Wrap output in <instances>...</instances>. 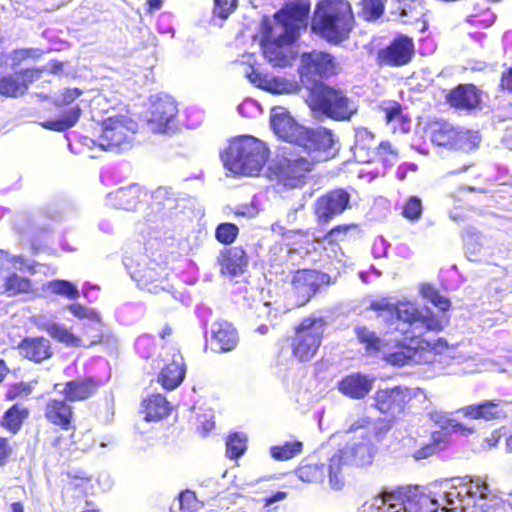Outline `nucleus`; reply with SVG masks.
Listing matches in <instances>:
<instances>
[{"label":"nucleus","instance_id":"obj_1","mask_svg":"<svg viewBox=\"0 0 512 512\" xmlns=\"http://www.w3.org/2000/svg\"><path fill=\"white\" fill-rule=\"evenodd\" d=\"M369 308L375 312L377 319L385 327L386 333L393 336L386 345L392 344L394 350L385 353L384 361L392 366L403 367L424 351H436L448 348L445 338L434 342L426 340L421 333H416L417 324L427 331L441 332L448 324L433 312L422 313L420 307L412 302L393 303L388 298L373 300Z\"/></svg>","mask_w":512,"mask_h":512},{"label":"nucleus","instance_id":"obj_2","mask_svg":"<svg viewBox=\"0 0 512 512\" xmlns=\"http://www.w3.org/2000/svg\"><path fill=\"white\" fill-rule=\"evenodd\" d=\"M355 27V16L348 0H320L311 19V31L329 44L346 41Z\"/></svg>","mask_w":512,"mask_h":512},{"label":"nucleus","instance_id":"obj_3","mask_svg":"<svg viewBox=\"0 0 512 512\" xmlns=\"http://www.w3.org/2000/svg\"><path fill=\"white\" fill-rule=\"evenodd\" d=\"M269 149L261 140L242 135L233 139L221 153L224 167L236 175H258L269 159Z\"/></svg>","mask_w":512,"mask_h":512},{"label":"nucleus","instance_id":"obj_4","mask_svg":"<svg viewBox=\"0 0 512 512\" xmlns=\"http://www.w3.org/2000/svg\"><path fill=\"white\" fill-rule=\"evenodd\" d=\"M306 103L316 117L338 122L350 121L358 111L344 89L324 82L309 88Z\"/></svg>","mask_w":512,"mask_h":512},{"label":"nucleus","instance_id":"obj_5","mask_svg":"<svg viewBox=\"0 0 512 512\" xmlns=\"http://www.w3.org/2000/svg\"><path fill=\"white\" fill-rule=\"evenodd\" d=\"M382 512H437L438 503L419 486L398 487L381 491L372 499L370 507Z\"/></svg>","mask_w":512,"mask_h":512},{"label":"nucleus","instance_id":"obj_6","mask_svg":"<svg viewBox=\"0 0 512 512\" xmlns=\"http://www.w3.org/2000/svg\"><path fill=\"white\" fill-rule=\"evenodd\" d=\"M326 326L324 317L310 315L302 318L288 338L291 357L299 363L314 359L323 343Z\"/></svg>","mask_w":512,"mask_h":512},{"label":"nucleus","instance_id":"obj_7","mask_svg":"<svg viewBox=\"0 0 512 512\" xmlns=\"http://www.w3.org/2000/svg\"><path fill=\"white\" fill-rule=\"evenodd\" d=\"M373 448L365 443L345 445L337 450L328 461L329 485L334 490H341L350 471L372 464Z\"/></svg>","mask_w":512,"mask_h":512},{"label":"nucleus","instance_id":"obj_8","mask_svg":"<svg viewBox=\"0 0 512 512\" xmlns=\"http://www.w3.org/2000/svg\"><path fill=\"white\" fill-rule=\"evenodd\" d=\"M44 418L49 424L59 428L61 431L69 432L67 440H65L62 435L54 438L52 445L55 448L59 450H67L70 446L76 444L75 431L77 427L75 412L73 406L69 404L68 400L65 398L49 399L44 407Z\"/></svg>","mask_w":512,"mask_h":512},{"label":"nucleus","instance_id":"obj_9","mask_svg":"<svg viewBox=\"0 0 512 512\" xmlns=\"http://www.w3.org/2000/svg\"><path fill=\"white\" fill-rule=\"evenodd\" d=\"M330 274L318 269L296 270L291 278V292L297 307L307 305L316 294L335 284Z\"/></svg>","mask_w":512,"mask_h":512},{"label":"nucleus","instance_id":"obj_10","mask_svg":"<svg viewBox=\"0 0 512 512\" xmlns=\"http://www.w3.org/2000/svg\"><path fill=\"white\" fill-rule=\"evenodd\" d=\"M320 159H311L297 152H289L271 168L273 175L284 186H302Z\"/></svg>","mask_w":512,"mask_h":512},{"label":"nucleus","instance_id":"obj_11","mask_svg":"<svg viewBox=\"0 0 512 512\" xmlns=\"http://www.w3.org/2000/svg\"><path fill=\"white\" fill-rule=\"evenodd\" d=\"M298 73L301 84L309 89L318 83V80L337 73L336 59L324 51L305 52L300 57Z\"/></svg>","mask_w":512,"mask_h":512},{"label":"nucleus","instance_id":"obj_12","mask_svg":"<svg viewBox=\"0 0 512 512\" xmlns=\"http://www.w3.org/2000/svg\"><path fill=\"white\" fill-rule=\"evenodd\" d=\"M83 94L79 88H66L60 98L53 102L54 106L61 111L60 117L48 119L40 123L41 127L54 132H64L74 127L82 115V109L75 100Z\"/></svg>","mask_w":512,"mask_h":512},{"label":"nucleus","instance_id":"obj_13","mask_svg":"<svg viewBox=\"0 0 512 512\" xmlns=\"http://www.w3.org/2000/svg\"><path fill=\"white\" fill-rule=\"evenodd\" d=\"M136 132V123L126 115H114L101 122L98 146L105 150L119 148L129 143Z\"/></svg>","mask_w":512,"mask_h":512},{"label":"nucleus","instance_id":"obj_14","mask_svg":"<svg viewBox=\"0 0 512 512\" xmlns=\"http://www.w3.org/2000/svg\"><path fill=\"white\" fill-rule=\"evenodd\" d=\"M297 39V31L294 27H285L276 37L272 36V29L267 28L261 39V46L265 58L277 67L290 65V48Z\"/></svg>","mask_w":512,"mask_h":512},{"label":"nucleus","instance_id":"obj_15","mask_svg":"<svg viewBox=\"0 0 512 512\" xmlns=\"http://www.w3.org/2000/svg\"><path fill=\"white\" fill-rule=\"evenodd\" d=\"M415 55L413 38L397 34L387 46L378 49L376 64L378 67H403L408 65Z\"/></svg>","mask_w":512,"mask_h":512},{"label":"nucleus","instance_id":"obj_16","mask_svg":"<svg viewBox=\"0 0 512 512\" xmlns=\"http://www.w3.org/2000/svg\"><path fill=\"white\" fill-rule=\"evenodd\" d=\"M16 264L24 265L25 259L22 256L10 255L9 252L0 250V281H2L0 294L13 297L33 293V284L29 278L20 276L15 272H10L3 277L4 272L9 271L10 267Z\"/></svg>","mask_w":512,"mask_h":512},{"label":"nucleus","instance_id":"obj_17","mask_svg":"<svg viewBox=\"0 0 512 512\" xmlns=\"http://www.w3.org/2000/svg\"><path fill=\"white\" fill-rule=\"evenodd\" d=\"M297 146L302 147L311 159L327 160L334 156V133L322 126L305 127Z\"/></svg>","mask_w":512,"mask_h":512},{"label":"nucleus","instance_id":"obj_18","mask_svg":"<svg viewBox=\"0 0 512 512\" xmlns=\"http://www.w3.org/2000/svg\"><path fill=\"white\" fill-rule=\"evenodd\" d=\"M415 394L404 386L379 389L374 394V407L382 414L395 418L410 408Z\"/></svg>","mask_w":512,"mask_h":512},{"label":"nucleus","instance_id":"obj_19","mask_svg":"<svg viewBox=\"0 0 512 512\" xmlns=\"http://www.w3.org/2000/svg\"><path fill=\"white\" fill-rule=\"evenodd\" d=\"M350 194L344 188H336L317 198L314 215L319 224H326L350 207Z\"/></svg>","mask_w":512,"mask_h":512},{"label":"nucleus","instance_id":"obj_20","mask_svg":"<svg viewBox=\"0 0 512 512\" xmlns=\"http://www.w3.org/2000/svg\"><path fill=\"white\" fill-rule=\"evenodd\" d=\"M43 69L30 67L13 73L0 74V96L4 98H20L24 96L30 85L38 80Z\"/></svg>","mask_w":512,"mask_h":512},{"label":"nucleus","instance_id":"obj_21","mask_svg":"<svg viewBox=\"0 0 512 512\" xmlns=\"http://www.w3.org/2000/svg\"><path fill=\"white\" fill-rule=\"evenodd\" d=\"M484 91L472 83L458 84L445 96L450 107L461 111L480 109L483 104Z\"/></svg>","mask_w":512,"mask_h":512},{"label":"nucleus","instance_id":"obj_22","mask_svg":"<svg viewBox=\"0 0 512 512\" xmlns=\"http://www.w3.org/2000/svg\"><path fill=\"white\" fill-rule=\"evenodd\" d=\"M149 124L156 132L164 133L178 113L176 101L169 95H157L151 102Z\"/></svg>","mask_w":512,"mask_h":512},{"label":"nucleus","instance_id":"obj_23","mask_svg":"<svg viewBox=\"0 0 512 512\" xmlns=\"http://www.w3.org/2000/svg\"><path fill=\"white\" fill-rule=\"evenodd\" d=\"M20 356L35 364L51 359L54 348L49 339L44 336L24 337L17 345Z\"/></svg>","mask_w":512,"mask_h":512},{"label":"nucleus","instance_id":"obj_24","mask_svg":"<svg viewBox=\"0 0 512 512\" xmlns=\"http://www.w3.org/2000/svg\"><path fill=\"white\" fill-rule=\"evenodd\" d=\"M271 127L280 139L296 145L298 144L305 128L300 125L287 111L273 114L271 116Z\"/></svg>","mask_w":512,"mask_h":512},{"label":"nucleus","instance_id":"obj_25","mask_svg":"<svg viewBox=\"0 0 512 512\" xmlns=\"http://www.w3.org/2000/svg\"><path fill=\"white\" fill-rule=\"evenodd\" d=\"M100 387L101 382L90 376L67 381L61 393L69 402H80L94 396Z\"/></svg>","mask_w":512,"mask_h":512},{"label":"nucleus","instance_id":"obj_26","mask_svg":"<svg viewBox=\"0 0 512 512\" xmlns=\"http://www.w3.org/2000/svg\"><path fill=\"white\" fill-rule=\"evenodd\" d=\"M429 137L433 144L448 149L461 148L466 140L462 131L455 129L448 123H435L429 127Z\"/></svg>","mask_w":512,"mask_h":512},{"label":"nucleus","instance_id":"obj_27","mask_svg":"<svg viewBox=\"0 0 512 512\" xmlns=\"http://www.w3.org/2000/svg\"><path fill=\"white\" fill-rule=\"evenodd\" d=\"M185 362L182 354L177 351L172 355V359L160 371L158 382L166 390L176 389L185 378Z\"/></svg>","mask_w":512,"mask_h":512},{"label":"nucleus","instance_id":"obj_28","mask_svg":"<svg viewBox=\"0 0 512 512\" xmlns=\"http://www.w3.org/2000/svg\"><path fill=\"white\" fill-rule=\"evenodd\" d=\"M337 389L350 399H363L372 389V380L361 373H351L338 382Z\"/></svg>","mask_w":512,"mask_h":512},{"label":"nucleus","instance_id":"obj_29","mask_svg":"<svg viewBox=\"0 0 512 512\" xmlns=\"http://www.w3.org/2000/svg\"><path fill=\"white\" fill-rule=\"evenodd\" d=\"M31 414L30 408L16 402L9 406L0 418V427L11 435H17Z\"/></svg>","mask_w":512,"mask_h":512},{"label":"nucleus","instance_id":"obj_30","mask_svg":"<svg viewBox=\"0 0 512 512\" xmlns=\"http://www.w3.org/2000/svg\"><path fill=\"white\" fill-rule=\"evenodd\" d=\"M44 330L48 333V335L54 339L56 342L65 345L66 347L71 348H91V345L98 341L96 336H92L87 339H79L78 335L74 334L71 329L65 327L64 325L49 323L44 326Z\"/></svg>","mask_w":512,"mask_h":512},{"label":"nucleus","instance_id":"obj_31","mask_svg":"<svg viewBox=\"0 0 512 512\" xmlns=\"http://www.w3.org/2000/svg\"><path fill=\"white\" fill-rule=\"evenodd\" d=\"M248 265V257L241 246H234L222 252L220 266L221 272L234 277L242 274Z\"/></svg>","mask_w":512,"mask_h":512},{"label":"nucleus","instance_id":"obj_32","mask_svg":"<svg viewBox=\"0 0 512 512\" xmlns=\"http://www.w3.org/2000/svg\"><path fill=\"white\" fill-rule=\"evenodd\" d=\"M212 344L218 352H230L239 343V335L236 328L229 322L223 321L215 324L211 334Z\"/></svg>","mask_w":512,"mask_h":512},{"label":"nucleus","instance_id":"obj_33","mask_svg":"<svg viewBox=\"0 0 512 512\" xmlns=\"http://www.w3.org/2000/svg\"><path fill=\"white\" fill-rule=\"evenodd\" d=\"M361 234L360 225L357 223H343L331 228L318 242H324L329 246H339L341 243L355 241Z\"/></svg>","mask_w":512,"mask_h":512},{"label":"nucleus","instance_id":"obj_34","mask_svg":"<svg viewBox=\"0 0 512 512\" xmlns=\"http://www.w3.org/2000/svg\"><path fill=\"white\" fill-rule=\"evenodd\" d=\"M376 148L375 134L373 132L367 128H360L356 131L353 149L354 156L359 162H373Z\"/></svg>","mask_w":512,"mask_h":512},{"label":"nucleus","instance_id":"obj_35","mask_svg":"<svg viewBox=\"0 0 512 512\" xmlns=\"http://www.w3.org/2000/svg\"><path fill=\"white\" fill-rule=\"evenodd\" d=\"M171 405L161 394H152L142 401V411L146 421H159L171 412Z\"/></svg>","mask_w":512,"mask_h":512},{"label":"nucleus","instance_id":"obj_36","mask_svg":"<svg viewBox=\"0 0 512 512\" xmlns=\"http://www.w3.org/2000/svg\"><path fill=\"white\" fill-rule=\"evenodd\" d=\"M165 268L159 263L151 262L147 266L138 279V283L142 289H146L151 293H158L164 290L163 282L165 280Z\"/></svg>","mask_w":512,"mask_h":512},{"label":"nucleus","instance_id":"obj_37","mask_svg":"<svg viewBox=\"0 0 512 512\" xmlns=\"http://www.w3.org/2000/svg\"><path fill=\"white\" fill-rule=\"evenodd\" d=\"M178 200L168 189L159 187L151 194L150 208L155 214L167 216L177 209Z\"/></svg>","mask_w":512,"mask_h":512},{"label":"nucleus","instance_id":"obj_38","mask_svg":"<svg viewBox=\"0 0 512 512\" xmlns=\"http://www.w3.org/2000/svg\"><path fill=\"white\" fill-rule=\"evenodd\" d=\"M462 412L466 417L471 419H484L486 421L499 419L502 416L499 404L493 401H485L466 406L462 409Z\"/></svg>","mask_w":512,"mask_h":512},{"label":"nucleus","instance_id":"obj_39","mask_svg":"<svg viewBox=\"0 0 512 512\" xmlns=\"http://www.w3.org/2000/svg\"><path fill=\"white\" fill-rule=\"evenodd\" d=\"M326 473L324 463H312L302 461L295 469L297 478L308 484H316L323 482Z\"/></svg>","mask_w":512,"mask_h":512},{"label":"nucleus","instance_id":"obj_40","mask_svg":"<svg viewBox=\"0 0 512 512\" xmlns=\"http://www.w3.org/2000/svg\"><path fill=\"white\" fill-rule=\"evenodd\" d=\"M304 449V443L299 440L286 441L269 448L270 456L276 461H288L299 456Z\"/></svg>","mask_w":512,"mask_h":512},{"label":"nucleus","instance_id":"obj_41","mask_svg":"<svg viewBox=\"0 0 512 512\" xmlns=\"http://www.w3.org/2000/svg\"><path fill=\"white\" fill-rule=\"evenodd\" d=\"M142 189L139 185L133 184L129 187H121L114 193V199L119 208L132 210L140 202Z\"/></svg>","mask_w":512,"mask_h":512},{"label":"nucleus","instance_id":"obj_42","mask_svg":"<svg viewBox=\"0 0 512 512\" xmlns=\"http://www.w3.org/2000/svg\"><path fill=\"white\" fill-rule=\"evenodd\" d=\"M358 15L364 21L375 22L385 13V0H360Z\"/></svg>","mask_w":512,"mask_h":512},{"label":"nucleus","instance_id":"obj_43","mask_svg":"<svg viewBox=\"0 0 512 512\" xmlns=\"http://www.w3.org/2000/svg\"><path fill=\"white\" fill-rule=\"evenodd\" d=\"M398 158L399 153L395 146L390 141H382L377 145L373 162H378L384 167H391Z\"/></svg>","mask_w":512,"mask_h":512},{"label":"nucleus","instance_id":"obj_44","mask_svg":"<svg viewBox=\"0 0 512 512\" xmlns=\"http://www.w3.org/2000/svg\"><path fill=\"white\" fill-rule=\"evenodd\" d=\"M424 206L422 199L418 196H409L401 207V216L411 222H418L423 215Z\"/></svg>","mask_w":512,"mask_h":512},{"label":"nucleus","instance_id":"obj_45","mask_svg":"<svg viewBox=\"0 0 512 512\" xmlns=\"http://www.w3.org/2000/svg\"><path fill=\"white\" fill-rule=\"evenodd\" d=\"M421 295L429 300L435 307L441 311H448L451 307L449 298L442 295L440 291L432 284H424L421 287Z\"/></svg>","mask_w":512,"mask_h":512},{"label":"nucleus","instance_id":"obj_46","mask_svg":"<svg viewBox=\"0 0 512 512\" xmlns=\"http://www.w3.org/2000/svg\"><path fill=\"white\" fill-rule=\"evenodd\" d=\"M355 332L358 341L364 345L368 353H378L382 350L383 343L374 332L364 326L356 328Z\"/></svg>","mask_w":512,"mask_h":512},{"label":"nucleus","instance_id":"obj_47","mask_svg":"<svg viewBox=\"0 0 512 512\" xmlns=\"http://www.w3.org/2000/svg\"><path fill=\"white\" fill-rule=\"evenodd\" d=\"M246 439L238 433H233L226 440V456L231 460L240 458L246 451Z\"/></svg>","mask_w":512,"mask_h":512},{"label":"nucleus","instance_id":"obj_48","mask_svg":"<svg viewBox=\"0 0 512 512\" xmlns=\"http://www.w3.org/2000/svg\"><path fill=\"white\" fill-rule=\"evenodd\" d=\"M238 234V226L230 222L220 223L215 229V238L223 245L232 244L236 240Z\"/></svg>","mask_w":512,"mask_h":512},{"label":"nucleus","instance_id":"obj_49","mask_svg":"<svg viewBox=\"0 0 512 512\" xmlns=\"http://www.w3.org/2000/svg\"><path fill=\"white\" fill-rule=\"evenodd\" d=\"M399 13L402 17H407L418 21L425 16L424 6L421 0H409L398 4Z\"/></svg>","mask_w":512,"mask_h":512},{"label":"nucleus","instance_id":"obj_50","mask_svg":"<svg viewBox=\"0 0 512 512\" xmlns=\"http://www.w3.org/2000/svg\"><path fill=\"white\" fill-rule=\"evenodd\" d=\"M310 6L307 3L292 2L286 5L280 13L288 20L302 21L309 14Z\"/></svg>","mask_w":512,"mask_h":512},{"label":"nucleus","instance_id":"obj_51","mask_svg":"<svg viewBox=\"0 0 512 512\" xmlns=\"http://www.w3.org/2000/svg\"><path fill=\"white\" fill-rule=\"evenodd\" d=\"M52 292L65 296L67 299L75 300L79 297L78 289L67 280H54L50 283Z\"/></svg>","mask_w":512,"mask_h":512},{"label":"nucleus","instance_id":"obj_52","mask_svg":"<svg viewBox=\"0 0 512 512\" xmlns=\"http://www.w3.org/2000/svg\"><path fill=\"white\" fill-rule=\"evenodd\" d=\"M15 443L8 436L0 435V467L6 466L15 457Z\"/></svg>","mask_w":512,"mask_h":512},{"label":"nucleus","instance_id":"obj_53","mask_svg":"<svg viewBox=\"0 0 512 512\" xmlns=\"http://www.w3.org/2000/svg\"><path fill=\"white\" fill-rule=\"evenodd\" d=\"M495 20L496 16L489 8L468 16V22L478 28H488L494 24Z\"/></svg>","mask_w":512,"mask_h":512},{"label":"nucleus","instance_id":"obj_54","mask_svg":"<svg viewBox=\"0 0 512 512\" xmlns=\"http://www.w3.org/2000/svg\"><path fill=\"white\" fill-rule=\"evenodd\" d=\"M238 7V0H214L213 15L219 19H227Z\"/></svg>","mask_w":512,"mask_h":512},{"label":"nucleus","instance_id":"obj_55","mask_svg":"<svg viewBox=\"0 0 512 512\" xmlns=\"http://www.w3.org/2000/svg\"><path fill=\"white\" fill-rule=\"evenodd\" d=\"M445 442V434L435 431L431 434V444L426 445L415 453V458L422 459L433 455L438 450L440 443Z\"/></svg>","mask_w":512,"mask_h":512},{"label":"nucleus","instance_id":"obj_56","mask_svg":"<svg viewBox=\"0 0 512 512\" xmlns=\"http://www.w3.org/2000/svg\"><path fill=\"white\" fill-rule=\"evenodd\" d=\"M31 391L30 385L24 382L14 383L6 390L4 397L6 401H14L17 398L28 396Z\"/></svg>","mask_w":512,"mask_h":512},{"label":"nucleus","instance_id":"obj_57","mask_svg":"<svg viewBox=\"0 0 512 512\" xmlns=\"http://www.w3.org/2000/svg\"><path fill=\"white\" fill-rule=\"evenodd\" d=\"M249 79L253 84H255L259 88H263L267 91L272 92H280V90L276 88V80H267L265 76H263L261 73L257 71H252V73L249 74Z\"/></svg>","mask_w":512,"mask_h":512},{"label":"nucleus","instance_id":"obj_58","mask_svg":"<svg viewBox=\"0 0 512 512\" xmlns=\"http://www.w3.org/2000/svg\"><path fill=\"white\" fill-rule=\"evenodd\" d=\"M42 52L33 48L18 49L13 52V61L15 65L28 60L40 58Z\"/></svg>","mask_w":512,"mask_h":512},{"label":"nucleus","instance_id":"obj_59","mask_svg":"<svg viewBox=\"0 0 512 512\" xmlns=\"http://www.w3.org/2000/svg\"><path fill=\"white\" fill-rule=\"evenodd\" d=\"M92 336H96L95 338L99 339V340L96 341L95 343H93L91 345V347H94V346L102 343L104 340V333L100 329L99 326L93 325V324H84L83 328H82V333L80 335H78V338L79 339H87V338H91Z\"/></svg>","mask_w":512,"mask_h":512},{"label":"nucleus","instance_id":"obj_60","mask_svg":"<svg viewBox=\"0 0 512 512\" xmlns=\"http://www.w3.org/2000/svg\"><path fill=\"white\" fill-rule=\"evenodd\" d=\"M198 422L197 431L203 437H206L215 427L213 416H207L205 414L198 416Z\"/></svg>","mask_w":512,"mask_h":512},{"label":"nucleus","instance_id":"obj_61","mask_svg":"<svg viewBox=\"0 0 512 512\" xmlns=\"http://www.w3.org/2000/svg\"><path fill=\"white\" fill-rule=\"evenodd\" d=\"M383 112L385 114V120L387 123L392 122L393 120L398 119L402 114V106L397 101H392L388 106L383 108Z\"/></svg>","mask_w":512,"mask_h":512},{"label":"nucleus","instance_id":"obj_62","mask_svg":"<svg viewBox=\"0 0 512 512\" xmlns=\"http://www.w3.org/2000/svg\"><path fill=\"white\" fill-rule=\"evenodd\" d=\"M180 510L184 512H190L193 508V503L196 501L194 492L185 491L179 496Z\"/></svg>","mask_w":512,"mask_h":512},{"label":"nucleus","instance_id":"obj_63","mask_svg":"<svg viewBox=\"0 0 512 512\" xmlns=\"http://www.w3.org/2000/svg\"><path fill=\"white\" fill-rule=\"evenodd\" d=\"M499 87L502 91L512 94V67L502 72Z\"/></svg>","mask_w":512,"mask_h":512},{"label":"nucleus","instance_id":"obj_64","mask_svg":"<svg viewBox=\"0 0 512 512\" xmlns=\"http://www.w3.org/2000/svg\"><path fill=\"white\" fill-rule=\"evenodd\" d=\"M67 308L78 319L88 318L92 314V312H89L87 308L80 303H71Z\"/></svg>","mask_w":512,"mask_h":512}]
</instances>
